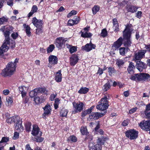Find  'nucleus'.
Wrapping results in <instances>:
<instances>
[{"mask_svg": "<svg viewBox=\"0 0 150 150\" xmlns=\"http://www.w3.org/2000/svg\"><path fill=\"white\" fill-rule=\"evenodd\" d=\"M15 64L13 63H8L6 68L2 70L1 74L2 76L6 77L13 75L16 71Z\"/></svg>", "mask_w": 150, "mask_h": 150, "instance_id": "1", "label": "nucleus"}, {"mask_svg": "<svg viewBox=\"0 0 150 150\" xmlns=\"http://www.w3.org/2000/svg\"><path fill=\"white\" fill-rule=\"evenodd\" d=\"M105 138L104 137L98 138L97 141V144L94 145V143L92 141L89 143V148L90 150H101V145L104 143Z\"/></svg>", "mask_w": 150, "mask_h": 150, "instance_id": "2", "label": "nucleus"}, {"mask_svg": "<svg viewBox=\"0 0 150 150\" xmlns=\"http://www.w3.org/2000/svg\"><path fill=\"white\" fill-rule=\"evenodd\" d=\"M138 132L134 129L127 130L126 133V136L130 140L136 139L138 136Z\"/></svg>", "mask_w": 150, "mask_h": 150, "instance_id": "3", "label": "nucleus"}, {"mask_svg": "<svg viewBox=\"0 0 150 150\" xmlns=\"http://www.w3.org/2000/svg\"><path fill=\"white\" fill-rule=\"evenodd\" d=\"M72 104L73 106L74 110L72 112L74 114L81 112L83 109L84 104L82 102L76 103L73 102Z\"/></svg>", "mask_w": 150, "mask_h": 150, "instance_id": "4", "label": "nucleus"}, {"mask_svg": "<svg viewBox=\"0 0 150 150\" xmlns=\"http://www.w3.org/2000/svg\"><path fill=\"white\" fill-rule=\"evenodd\" d=\"M106 113V111H104L103 113L98 112H92L90 115L88 117V120L89 121H92L96 119H98L99 118L103 116Z\"/></svg>", "mask_w": 150, "mask_h": 150, "instance_id": "5", "label": "nucleus"}, {"mask_svg": "<svg viewBox=\"0 0 150 150\" xmlns=\"http://www.w3.org/2000/svg\"><path fill=\"white\" fill-rule=\"evenodd\" d=\"M16 118V121H15V129L18 132H22L24 128L21 124V119L19 116H17Z\"/></svg>", "mask_w": 150, "mask_h": 150, "instance_id": "6", "label": "nucleus"}, {"mask_svg": "<svg viewBox=\"0 0 150 150\" xmlns=\"http://www.w3.org/2000/svg\"><path fill=\"white\" fill-rule=\"evenodd\" d=\"M150 80V75L147 73H139V81H148Z\"/></svg>", "mask_w": 150, "mask_h": 150, "instance_id": "7", "label": "nucleus"}, {"mask_svg": "<svg viewBox=\"0 0 150 150\" xmlns=\"http://www.w3.org/2000/svg\"><path fill=\"white\" fill-rule=\"evenodd\" d=\"M139 125L142 129L146 131L150 130V121H143Z\"/></svg>", "mask_w": 150, "mask_h": 150, "instance_id": "8", "label": "nucleus"}, {"mask_svg": "<svg viewBox=\"0 0 150 150\" xmlns=\"http://www.w3.org/2000/svg\"><path fill=\"white\" fill-rule=\"evenodd\" d=\"M65 41L64 38L59 37L57 38L54 42V44L56 47L59 48H61L63 45L65 43Z\"/></svg>", "mask_w": 150, "mask_h": 150, "instance_id": "9", "label": "nucleus"}, {"mask_svg": "<svg viewBox=\"0 0 150 150\" xmlns=\"http://www.w3.org/2000/svg\"><path fill=\"white\" fill-rule=\"evenodd\" d=\"M32 23L37 28L42 27L43 25V22L41 20L38 19L35 17L32 18Z\"/></svg>", "mask_w": 150, "mask_h": 150, "instance_id": "10", "label": "nucleus"}, {"mask_svg": "<svg viewBox=\"0 0 150 150\" xmlns=\"http://www.w3.org/2000/svg\"><path fill=\"white\" fill-rule=\"evenodd\" d=\"M43 109L44 111V113L43 114V117L51 114L52 108L49 103H47Z\"/></svg>", "mask_w": 150, "mask_h": 150, "instance_id": "11", "label": "nucleus"}, {"mask_svg": "<svg viewBox=\"0 0 150 150\" xmlns=\"http://www.w3.org/2000/svg\"><path fill=\"white\" fill-rule=\"evenodd\" d=\"M146 51V50H144L139 51L134 55V59L136 60H141L144 56Z\"/></svg>", "mask_w": 150, "mask_h": 150, "instance_id": "12", "label": "nucleus"}, {"mask_svg": "<svg viewBox=\"0 0 150 150\" xmlns=\"http://www.w3.org/2000/svg\"><path fill=\"white\" fill-rule=\"evenodd\" d=\"M33 128L31 132V134L33 136H36L38 135L41 136L42 133L40 131L39 129L38 126L36 125H33Z\"/></svg>", "mask_w": 150, "mask_h": 150, "instance_id": "13", "label": "nucleus"}, {"mask_svg": "<svg viewBox=\"0 0 150 150\" xmlns=\"http://www.w3.org/2000/svg\"><path fill=\"white\" fill-rule=\"evenodd\" d=\"M136 66L137 69L140 72L142 71L143 70L145 69L147 67L145 64L140 61H138L137 62Z\"/></svg>", "mask_w": 150, "mask_h": 150, "instance_id": "14", "label": "nucleus"}, {"mask_svg": "<svg viewBox=\"0 0 150 150\" xmlns=\"http://www.w3.org/2000/svg\"><path fill=\"white\" fill-rule=\"evenodd\" d=\"M132 25L131 24L127 25L126 26V28L123 31V35H126L128 36H131V33L133 30L132 28Z\"/></svg>", "mask_w": 150, "mask_h": 150, "instance_id": "15", "label": "nucleus"}, {"mask_svg": "<svg viewBox=\"0 0 150 150\" xmlns=\"http://www.w3.org/2000/svg\"><path fill=\"white\" fill-rule=\"evenodd\" d=\"M123 39L122 37L120 38L116 41L115 42L112 46V47L116 50L118 49L122 45Z\"/></svg>", "mask_w": 150, "mask_h": 150, "instance_id": "16", "label": "nucleus"}, {"mask_svg": "<svg viewBox=\"0 0 150 150\" xmlns=\"http://www.w3.org/2000/svg\"><path fill=\"white\" fill-rule=\"evenodd\" d=\"M96 46L95 45L90 43L82 47V49L87 52L90 51L92 49H95Z\"/></svg>", "mask_w": 150, "mask_h": 150, "instance_id": "17", "label": "nucleus"}, {"mask_svg": "<svg viewBox=\"0 0 150 150\" xmlns=\"http://www.w3.org/2000/svg\"><path fill=\"white\" fill-rule=\"evenodd\" d=\"M80 18L77 16H75L73 18V20L70 19L68 21L67 23L69 26H73L77 24L80 21Z\"/></svg>", "mask_w": 150, "mask_h": 150, "instance_id": "18", "label": "nucleus"}, {"mask_svg": "<svg viewBox=\"0 0 150 150\" xmlns=\"http://www.w3.org/2000/svg\"><path fill=\"white\" fill-rule=\"evenodd\" d=\"M58 59L56 56L50 55L48 58V61L49 63L52 65H54L57 63Z\"/></svg>", "mask_w": 150, "mask_h": 150, "instance_id": "19", "label": "nucleus"}, {"mask_svg": "<svg viewBox=\"0 0 150 150\" xmlns=\"http://www.w3.org/2000/svg\"><path fill=\"white\" fill-rule=\"evenodd\" d=\"M79 58L76 54H73L70 57V63L71 66L75 65L78 62Z\"/></svg>", "mask_w": 150, "mask_h": 150, "instance_id": "20", "label": "nucleus"}, {"mask_svg": "<svg viewBox=\"0 0 150 150\" xmlns=\"http://www.w3.org/2000/svg\"><path fill=\"white\" fill-rule=\"evenodd\" d=\"M29 88V86H20L19 87V90L21 92V94L23 98L25 96L27 93V91Z\"/></svg>", "mask_w": 150, "mask_h": 150, "instance_id": "21", "label": "nucleus"}, {"mask_svg": "<svg viewBox=\"0 0 150 150\" xmlns=\"http://www.w3.org/2000/svg\"><path fill=\"white\" fill-rule=\"evenodd\" d=\"M130 37L131 36L126 35H123V37L125 40L124 45L125 47H129L131 46L132 42L130 39Z\"/></svg>", "mask_w": 150, "mask_h": 150, "instance_id": "22", "label": "nucleus"}, {"mask_svg": "<svg viewBox=\"0 0 150 150\" xmlns=\"http://www.w3.org/2000/svg\"><path fill=\"white\" fill-rule=\"evenodd\" d=\"M108 106H107L103 104V103L101 102L100 101L98 102V104L96 106V108L102 111H105L108 108Z\"/></svg>", "mask_w": 150, "mask_h": 150, "instance_id": "23", "label": "nucleus"}, {"mask_svg": "<svg viewBox=\"0 0 150 150\" xmlns=\"http://www.w3.org/2000/svg\"><path fill=\"white\" fill-rule=\"evenodd\" d=\"M9 43V42L8 43H7L6 42V41H5L1 47L0 48V51L2 54L8 50V47L7 45H8Z\"/></svg>", "mask_w": 150, "mask_h": 150, "instance_id": "24", "label": "nucleus"}, {"mask_svg": "<svg viewBox=\"0 0 150 150\" xmlns=\"http://www.w3.org/2000/svg\"><path fill=\"white\" fill-rule=\"evenodd\" d=\"M55 79L56 81L58 82H60L62 81V74L61 70H59L57 72Z\"/></svg>", "mask_w": 150, "mask_h": 150, "instance_id": "25", "label": "nucleus"}, {"mask_svg": "<svg viewBox=\"0 0 150 150\" xmlns=\"http://www.w3.org/2000/svg\"><path fill=\"white\" fill-rule=\"evenodd\" d=\"M38 93V96H42L41 94H47V91L45 88H37Z\"/></svg>", "mask_w": 150, "mask_h": 150, "instance_id": "26", "label": "nucleus"}, {"mask_svg": "<svg viewBox=\"0 0 150 150\" xmlns=\"http://www.w3.org/2000/svg\"><path fill=\"white\" fill-rule=\"evenodd\" d=\"M110 98L109 96L108 95L107 96H105L104 98H103L101 99L100 100L101 102L103 103L107 106H109L108 100H109Z\"/></svg>", "mask_w": 150, "mask_h": 150, "instance_id": "27", "label": "nucleus"}, {"mask_svg": "<svg viewBox=\"0 0 150 150\" xmlns=\"http://www.w3.org/2000/svg\"><path fill=\"white\" fill-rule=\"evenodd\" d=\"M29 95L31 98H34L37 95L38 96V93L37 88L31 91L29 93Z\"/></svg>", "mask_w": 150, "mask_h": 150, "instance_id": "28", "label": "nucleus"}, {"mask_svg": "<svg viewBox=\"0 0 150 150\" xmlns=\"http://www.w3.org/2000/svg\"><path fill=\"white\" fill-rule=\"evenodd\" d=\"M134 67L133 63L130 62L129 63V66L128 69V73L130 74H132L134 73Z\"/></svg>", "mask_w": 150, "mask_h": 150, "instance_id": "29", "label": "nucleus"}, {"mask_svg": "<svg viewBox=\"0 0 150 150\" xmlns=\"http://www.w3.org/2000/svg\"><path fill=\"white\" fill-rule=\"evenodd\" d=\"M41 96L37 95L34 98V100L36 104H40L42 102V98Z\"/></svg>", "mask_w": 150, "mask_h": 150, "instance_id": "30", "label": "nucleus"}, {"mask_svg": "<svg viewBox=\"0 0 150 150\" xmlns=\"http://www.w3.org/2000/svg\"><path fill=\"white\" fill-rule=\"evenodd\" d=\"M38 9V8L37 6L33 5V6L31 11L28 14V17H30L33 14L36 12Z\"/></svg>", "mask_w": 150, "mask_h": 150, "instance_id": "31", "label": "nucleus"}, {"mask_svg": "<svg viewBox=\"0 0 150 150\" xmlns=\"http://www.w3.org/2000/svg\"><path fill=\"white\" fill-rule=\"evenodd\" d=\"M68 113V111L67 110L64 108H63L61 110L60 112V115L62 117H67Z\"/></svg>", "mask_w": 150, "mask_h": 150, "instance_id": "32", "label": "nucleus"}, {"mask_svg": "<svg viewBox=\"0 0 150 150\" xmlns=\"http://www.w3.org/2000/svg\"><path fill=\"white\" fill-rule=\"evenodd\" d=\"M24 28L25 29V32L27 35L30 37L31 34V32L30 31V28L28 25L24 24L23 25Z\"/></svg>", "mask_w": 150, "mask_h": 150, "instance_id": "33", "label": "nucleus"}, {"mask_svg": "<svg viewBox=\"0 0 150 150\" xmlns=\"http://www.w3.org/2000/svg\"><path fill=\"white\" fill-rule=\"evenodd\" d=\"M89 91L88 88L85 87H81L78 91V92L80 94H85L86 93Z\"/></svg>", "mask_w": 150, "mask_h": 150, "instance_id": "34", "label": "nucleus"}, {"mask_svg": "<svg viewBox=\"0 0 150 150\" xmlns=\"http://www.w3.org/2000/svg\"><path fill=\"white\" fill-rule=\"evenodd\" d=\"M4 35L5 37V41L6 42L8 43L9 42L10 38L9 37V32L8 31L6 30L4 33Z\"/></svg>", "mask_w": 150, "mask_h": 150, "instance_id": "35", "label": "nucleus"}, {"mask_svg": "<svg viewBox=\"0 0 150 150\" xmlns=\"http://www.w3.org/2000/svg\"><path fill=\"white\" fill-rule=\"evenodd\" d=\"M67 47L69 49V51L71 53H73L77 51V47L76 46H73L69 45Z\"/></svg>", "mask_w": 150, "mask_h": 150, "instance_id": "36", "label": "nucleus"}, {"mask_svg": "<svg viewBox=\"0 0 150 150\" xmlns=\"http://www.w3.org/2000/svg\"><path fill=\"white\" fill-rule=\"evenodd\" d=\"M100 9V7L98 5L94 6L92 8L93 13V14H96L98 12Z\"/></svg>", "mask_w": 150, "mask_h": 150, "instance_id": "37", "label": "nucleus"}, {"mask_svg": "<svg viewBox=\"0 0 150 150\" xmlns=\"http://www.w3.org/2000/svg\"><path fill=\"white\" fill-rule=\"evenodd\" d=\"M81 36L84 38L90 37L92 35V34L91 33H88V31H85L84 33L81 32Z\"/></svg>", "mask_w": 150, "mask_h": 150, "instance_id": "38", "label": "nucleus"}, {"mask_svg": "<svg viewBox=\"0 0 150 150\" xmlns=\"http://www.w3.org/2000/svg\"><path fill=\"white\" fill-rule=\"evenodd\" d=\"M139 74H136L131 76L130 79L133 81H139Z\"/></svg>", "mask_w": 150, "mask_h": 150, "instance_id": "39", "label": "nucleus"}, {"mask_svg": "<svg viewBox=\"0 0 150 150\" xmlns=\"http://www.w3.org/2000/svg\"><path fill=\"white\" fill-rule=\"evenodd\" d=\"M110 87V86L109 82H107L102 87L103 90L104 91H107L109 89Z\"/></svg>", "mask_w": 150, "mask_h": 150, "instance_id": "40", "label": "nucleus"}, {"mask_svg": "<svg viewBox=\"0 0 150 150\" xmlns=\"http://www.w3.org/2000/svg\"><path fill=\"white\" fill-rule=\"evenodd\" d=\"M55 48L54 45L53 44L50 45L47 49V52L48 53L52 52Z\"/></svg>", "mask_w": 150, "mask_h": 150, "instance_id": "41", "label": "nucleus"}, {"mask_svg": "<svg viewBox=\"0 0 150 150\" xmlns=\"http://www.w3.org/2000/svg\"><path fill=\"white\" fill-rule=\"evenodd\" d=\"M16 117H13L10 118H8L6 120V122L8 123H11L12 122H15V121H16Z\"/></svg>", "mask_w": 150, "mask_h": 150, "instance_id": "42", "label": "nucleus"}, {"mask_svg": "<svg viewBox=\"0 0 150 150\" xmlns=\"http://www.w3.org/2000/svg\"><path fill=\"white\" fill-rule=\"evenodd\" d=\"M137 8L136 7L130 6H129L128 10L129 12H130L132 13H134L137 10Z\"/></svg>", "mask_w": 150, "mask_h": 150, "instance_id": "43", "label": "nucleus"}, {"mask_svg": "<svg viewBox=\"0 0 150 150\" xmlns=\"http://www.w3.org/2000/svg\"><path fill=\"white\" fill-rule=\"evenodd\" d=\"M59 101L60 100L58 98H57L55 99L54 103V104L55 109H57L58 108Z\"/></svg>", "mask_w": 150, "mask_h": 150, "instance_id": "44", "label": "nucleus"}, {"mask_svg": "<svg viewBox=\"0 0 150 150\" xmlns=\"http://www.w3.org/2000/svg\"><path fill=\"white\" fill-rule=\"evenodd\" d=\"M8 21V19L6 17H3L0 18V25L5 24Z\"/></svg>", "mask_w": 150, "mask_h": 150, "instance_id": "45", "label": "nucleus"}, {"mask_svg": "<svg viewBox=\"0 0 150 150\" xmlns=\"http://www.w3.org/2000/svg\"><path fill=\"white\" fill-rule=\"evenodd\" d=\"M80 131L83 135L86 134L87 132V130L86 127H81L80 129Z\"/></svg>", "mask_w": 150, "mask_h": 150, "instance_id": "46", "label": "nucleus"}, {"mask_svg": "<svg viewBox=\"0 0 150 150\" xmlns=\"http://www.w3.org/2000/svg\"><path fill=\"white\" fill-rule=\"evenodd\" d=\"M36 136L35 137V141L37 142H41L44 140V138L41 137V136Z\"/></svg>", "mask_w": 150, "mask_h": 150, "instance_id": "47", "label": "nucleus"}, {"mask_svg": "<svg viewBox=\"0 0 150 150\" xmlns=\"http://www.w3.org/2000/svg\"><path fill=\"white\" fill-rule=\"evenodd\" d=\"M31 124L30 122H27L25 125V128L26 131L29 132L30 130Z\"/></svg>", "mask_w": 150, "mask_h": 150, "instance_id": "48", "label": "nucleus"}, {"mask_svg": "<svg viewBox=\"0 0 150 150\" xmlns=\"http://www.w3.org/2000/svg\"><path fill=\"white\" fill-rule=\"evenodd\" d=\"M116 71L114 69L111 67H109L108 68V72L109 73V74L110 75H111L112 74L114 73Z\"/></svg>", "mask_w": 150, "mask_h": 150, "instance_id": "49", "label": "nucleus"}, {"mask_svg": "<svg viewBox=\"0 0 150 150\" xmlns=\"http://www.w3.org/2000/svg\"><path fill=\"white\" fill-rule=\"evenodd\" d=\"M77 13V12L76 11L73 10L68 13L67 16L68 18H69L73 15H76Z\"/></svg>", "mask_w": 150, "mask_h": 150, "instance_id": "50", "label": "nucleus"}, {"mask_svg": "<svg viewBox=\"0 0 150 150\" xmlns=\"http://www.w3.org/2000/svg\"><path fill=\"white\" fill-rule=\"evenodd\" d=\"M116 64L119 66L123 65L124 63L123 60L121 59H117L116 60Z\"/></svg>", "mask_w": 150, "mask_h": 150, "instance_id": "51", "label": "nucleus"}, {"mask_svg": "<svg viewBox=\"0 0 150 150\" xmlns=\"http://www.w3.org/2000/svg\"><path fill=\"white\" fill-rule=\"evenodd\" d=\"M9 140V138L8 137H4L2 138V139L0 141V144L2 145V143L3 142H7Z\"/></svg>", "mask_w": 150, "mask_h": 150, "instance_id": "52", "label": "nucleus"}, {"mask_svg": "<svg viewBox=\"0 0 150 150\" xmlns=\"http://www.w3.org/2000/svg\"><path fill=\"white\" fill-rule=\"evenodd\" d=\"M101 35L103 37H106L107 35V32L105 29H103L101 33Z\"/></svg>", "mask_w": 150, "mask_h": 150, "instance_id": "53", "label": "nucleus"}, {"mask_svg": "<svg viewBox=\"0 0 150 150\" xmlns=\"http://www.w3.org/2000/svg\"><path fill=\"white\" fill-rule=\"evenodd\" d=\"M6 101L8 105H10L13 102L12 98L10 97H8L6 98Z\"/></svg>", "mask_w": 150, "mask_h": 150, "instance_id": "54", "label": "nucleus"}, {"mask_svg": "<svg viewBox=\"0 0 150 150\" xmlns=\"http://www.w3.org/2000/svg\"><path fill=\"white\" fill-rule=\"evenodd\" d=\"M69 139L72 142H76L77 141V139L76 137L74 136H71Z\"/></svg>", "mask_w": 150, "mask_h": 150, "instance_id": "55", "label": "nucleus"}, {"mask_svg": "<svg viewBox=\"0 0 150 150\" xmlns=\"http://www.w3.org/2000/svg\"><path fill=\"white\" fill-rule=\"evenodd\" d=\"M125 48L124 47H121L119 49L120 54L122 55H124L125 53Z\"/></svg>", "mask_w": 150, "mask_h": 150, "instance_id": "56", "label": "nucleus"}, {"mask_svg": "<svg viewBox=\"0 0 150 150\" xmlns=\"http://www.w3.org/2000/svg\"><path fill=\"white\" fill-rule=\"evenodd\" d=\"M18 34L17 33L14 32L11 34V36L13 39H16L18 36Z\"/></svg>", "mask_w": 150, "mask_h": 150, "instance_id": "57", "label": "nucleus"}, {"mask_svg": "<svg viewBox=\"0 0 150 150\" xmlns=\"http://www.w3.org/2000/svg\"><path fill=\"white\" fill-rule=\"evenodd\" d=\"M113 28L114 31L115 32H117L119 30V26L118 24L117 25H114L113 26Z\"/></svg>", "mask_w": 150, "mask_h": 150, "instance_id": "58", "label": "nucleus"}, {"mask_svg": "<svg viewBox=\"0 0 150 150\" xmlns=\"http://www.w3.org/2000/svg\"><path fill=\"white\" fill-rule=\"evenodd\" d=\"M57 94H52L50 98V99L51 101L54 100V99L55 98L56 96H57Z\"/></svg>", "mask_w": 150, "mask_h": 150, "instance_id": "59", "label": "nucleus"}, {"mask_svg": "<svg viewBox=\"0 0 150 150\" xmlns=\"http://www.w3.org/2000/svg\"><path fill=\"white\" fill-rule=\"evenodd\" d=\"M142 12L141 11H138L136 14V16L137 18H140L141 17Z\"/></svg>", "mask_w": 150, "mask_h": 150, "instance_id": "60", "label": "nucleus"}, {"mask_svg": "<svg viewBox=\"0 0 150 150\" xmlns=\"http://www.w3.org/2000/svg\"><path fill=\"white\" fill-rule=\"evenodd\" d=\"M42 27H40V28H37L36 29V34H39L40 33H41L42 32Z\"/></svg>", "mask_w": 150, "mask_h": 150, "instance_id": "61", "label": "nucleus"}, {"mask_svg": "<svg viewBox=\"0 0 150 150\" xmlns=\"http://www.w3.org/2000/svg\"><path fill=\"white\" fill-rule=\"evenodd\" d=\"M19 137V133L17 132H15L13 137V139H16L17 138H18Z\"/></svg>", "mask_w": 150, "mask_h": 150, "instance_id": "62", "label": "nucleus"}, {"mask_svg": "<svg viewBox=\"0 0 150 150\" xmlns=\"http://www.w3.org/2000/svg\"><path fill=\"white\" fill-rule=\"evenodd\" d=\"M112 23L113 24V25H117L118 24L117 20L115 18H114L112 20Z\"/></svg>", "mask_w": 150, "mask_h": 150, "instance_id": "63", "label": "nucleus"}, {"mask_svg": "<svg viewBox=\"0 0 150 150\" xmlns=\"http://www.w3.org/2000/svg\"><path fill=\"white\" fill-rule=\"evenodd\" d=\"M3 93L4 95H7L9 93V91L8 89L4 90L3 91Z\"/></svg>", "mask_w": 150, "mask_h": 150, "instance_id": "64", "label": "nucleus"}]
</instances>
